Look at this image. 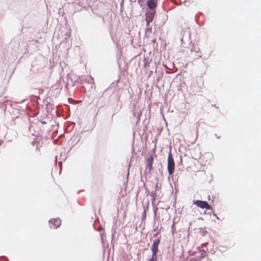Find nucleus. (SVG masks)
<instances>
[{"label":"nucleus","mask_w":261,"mask_h":261,"mask_svg":"<svg viewBox=\"0 0 261 261\" xmlns=\"http://www.w3.org/2000/svg\"><path fill=\"white\" fill-rule=\"evenodd\" d=\"M175 163L171 152L169 153L168 156L167 169L170 175L172 174L174 171Z\"/></svg>","instance_id":"2"},{"label":"nucleus","mask_w":261,"mask_h":261,"mask_svg":"<svg viewBox=\"0 0 261 261\" xmlns=\"http://www.w3.org/2000/svg\"><path fill=\"white\" fill-rule=\"evenodd\" d=\"M158 0H147L146 5L151 10L155 9L157 6Z\"/></svg>","instance_id":"7"},{"label":"nucleus","mask_w":261,"mask_h":261,"mask_svg":"<svg viewBox=\"0 0 261 261\" xmlns=\"http://www.w3.org/2000/svg\"><path fill=\"white\" fill-rule=\"evenodd\" d=\"M155 11L147 12L145 15V20L148 25L151 22L154 17Z\"/></svg>","instance_id":"6"},{"label":"nucleus","mask_w":261,"mask_h":261,"mask_svg":"<svg viewBox=\"0 0 261 261\" xmlns=\"http://www.w3.org/2000/svg\"><path fill=\"white\" fill-rule=\"evenodd\" d=\"M204 87V80L202 77H200L193 82L191 86L190 89L194 94L199 95L203 91Z\"/></svg>","instance_id":"1"},{"label":"nucleus","mask_w":261,"mask_h":261,"mask_svg":"<svg viewBox=\"0 0 261 261\" xmlns=\"http://www.w3.org/2000/svg\"><path fill=\"white\" fill-rule=\"evenodd\" d=\"M160 243V239H158L153 241L151 246V251L152 254L151 256L158 257V252L159 251V245Z\"/></svg>","instance_id":"4"},{"label":"nucleus","mask_w":261,"mask_h":261,"mask_svg":"<svg viewBox=\"0 0 261 261\" xmlns=\"http://www.w3.org/2000/svg\"><path fill=\"white\" fill-rule=\"evenodd\" d=\"M49 222L51 228H57L61 224V220L59 218L52 219Z\"/></svg>","instance_id":"5"},{"label":"nucleus","mask_w":261,"mask_h":261,"mask_svg":"<svg viewBox=\"0 0 261 261\" xmlns=\"http://www.w3.org/2000/svg\"><path fill=\"white\" fill-rule=\"evenodd\" d=\"M153 156L151 155L146 160L147 166L148 167V170L149 172H150L152 170V166L153 162Z\"/></svg>","instance_id":"8"},{"label":"nucleus","mask_w":261,"mask_h":261,"mask_svg":"<svg viewBox=\"0 0 261 261\" xmlns=\"http://www.w3.org/2000/svg\"><path fill=\"white\" fill-rule=\"evenodd\" d=\"M148 261H158V257L151 256Z\"/></svg>","instance_id":"9"},{"label":"nucleus","mask_w":261,"mask_h":261,"mask_svg":"<svg viewBox=\"0 0 261 261\" xmlns=\"http://www.w3.org/2000/svg\"><path fill=\"white\" fill-rule=\"evenodd\" d=\"M211 199V197H210V196H208V199L210 200Z\"/></svg>","instance_id":"12"},{"label":"nucleus","mask_w":261,"mask_h":261,"mask_svg":"<svg viewBox=\"0 0 261 261\" xmlns=\"http://www.w3.org/2000/svg\"><path fill=\"white\" fill-rule=\"evenodd\" d=\"M143 217L144 219H145L146 217V210L144 209L143 213Z\"/></svg>","instance_id":"11"},{"label":"nucleus","mask_w":261,"mask_h":261,"mask_svg":"<svg viewBox=\"0 0 261 261\" xmlns=\"http://www.w3.org/2000/svg\"><path fill=\"white\" fill-rule=\"evenodd\" d=\"M138 2L141 7L144 4V0H138Z\"/></svg>","instance_id":"10"},{"label":"nucleus","mask_w":261,"mask_h":261,"mask_svg":"<svg viewBox=\"0 0 261 261\" xmlns=\"http://www.w3.org/2000/svg\"><path fill=\"white\" fill-rule=\"evenodd\" d=\"M193 203L201 208H206V210L211 209V206L205 201L195 200L193 201Z\"/></svg>","instance_id":"3"}]
</instances>
